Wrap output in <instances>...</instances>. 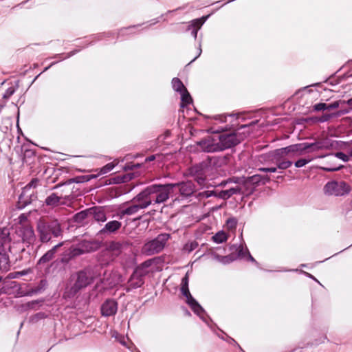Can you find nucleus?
<instances>
[{"label": "nucleus", "mask_w": 352, "mask_h": 352, "mask_svg": "<svg viewBox=\"0 0 352 352\" xmlns=\"http://www.w3.org/2000/svg\"><path fill=\"white\" fill-rule=\"evenodd\" d=\"M248 179L253 185L254 184L258 183L261 181V176L258 175H255L248 177Z\"/></svg>", "instance_id": "obj_37"}, {"label": "nucleus", "mask_w": 352, "mask_h": 352, "mask_svg": "<svg viewBox=\"0 0 352 352\" xmlns=\"http://www.w3.org/2000/svg\"><path fill=\"white\" fill-rule=\"evenodd\" d=\"M342 167H343V166H340L338 167H335V168H323V169L327 171H329V172H333V171L339 170Z\"/></svg>", "instance_id": "obj_45"}, {"label": "nucleus", "mask_w": 352, "mask_h": 352, "mask_svg": "<svg viewBox=\"0 0 352 352\" xmlns=\"http://www.w3.org/2000/svg\"><path fill=\"white\" fill-rule=\"evenodd\" d=\"M22 199V195L20 196L19 199L21 200Z\"/></svg>", "instance_id": "obj_58"}, {"label": "nucleus", "mask_w": 352, "mask_h": 352, "mask_svg": "<svg viewBox=\"0 0 352 352\" xmlns=\"http://www.w3.org/2000/svg\"><path fill=\"white\" fill-rule=\"evenodd\" d=\"M198 19H195L193 21V25L192 27H189L188 31L190 32V35L196 38L197 34L198 31Z\"/></svg>", "instance_id": "obj_31"}, {"label": "nucleus", "mask_w": 352, "mask_h": 352, "mask_svg": "<svg viewBox=\"0 0 352 352\" xmlns=\"http://www.w3.org/2000/svg\"><path fill=\"white\" fill-rule=\"evenodd\" d=\"M155 156L154 155H151V156H149L146 159V161H153L155 160Z\"/></svg>", "instance_id": "obj_48"}, {"label": "nucleus", "mask_w": 352, "mask_h": 352, "mask_svg": "<svg viewBox=\"0 0 352 352\" xmlns=\"http://www.w3.org/2000/svg\"><path fill=\"white\" fill-rule=\"evenodd\" d=\"M336 156L344 162H348L349 160V157L342 152L337 153Z\"/></svg>", "instance_id": "obj_38"}, {"label": "nucleus", "mask_w": 352, "mask_h": 352, "mask_svg": "<svg viewBox=\"0 0 352 352\" xmlns=\"http://www.w3.org/2000/svg\"><path fill=\"white\" fill-rule=\"evenodd\" d=\"M175 184L174 188L177 187L180 195L183 197H187L191 195L194 192V186L190 182Z\"/></svg>", "instance_id": "obj_20"}, {"label": "nucleus", "mask_w": 352, "mask_h": 352, "mask_svg": "<svg viewBox=\"0 0 352 352\" xmlns=\"http://www.w3.org/2000/svg\"><path fill=\"white\" fill-rule=\"evenodd\" d=\"M74 53H71V54H69V56H72V55H73Z\"/></svg>", "instance_id": "obj_59"}, {"label": "nucleus", "mask_w": 352, "mask_h": 352, "mask_svg": "<svg viewBox=\"0 0 352 352\" xmlns=\"http://www.w3.org/2000/svg\"><path fill=\"white\" fill-rule=\"evenodd\" d=\"M60 201V197H58L55 193H52L45 199V203L47 206H56L58 205Z\"/></svg>", "instance_id": "obj_28"}, {"label": "nucleus", "mask_w": 352, "mask_h": 352, "mask_svg": "<svg viewBox=\"0 0 352 352\" xmlns=\"http://www.w3.org/2000/svg\"><path fill=\"white\" fill-rule=\"evenodd\" d=\"M211 256L218 261L219 262H221L223 264H227L232 262L236 259V256L234 254H230L228 256H220L217 254L212 253L211 254Z\"/></svg>", "instance_id": "obj_24"}, {"label": "nucleus", "mask_w": 352, "mask_h": 352, "mask_svg": "<svg viewBox=\"0 0 352 352\" xmlns=\"http://www.w3.org/2000/svg\"><path fill=\"white\" fill-rule=\"evenodd\" d=\"M342 103H345V101H342ZM346 103H347L349 105H352V98L348 100Z\"/></svg>", "instance_id": "obj_50"}, {"label": "nucleus", "mask_w": 352, "mask_h": 352, "mask_svg": "<svg viewBox=\"0 0 352 352\" xmlns=\"http://www.w3.org/2000/svg\"><path fill=\"white\" fill-rule=\"evenodd\" d=\"M349 155H350L351 157H352V148H351V149L350 150V151H349Z\"/></svg>", "instance_id": "obj_54"}, {"label": "nucleus", "mask_w": 352, "mask_h": 352, "mask_svg": "<svg viewBox=\"0 0 352 352\" xmlns=\"http://www.w3.org/2000/svg\"><path fill=\"white\" fill-rule=\"evenodd\" d=\"M36 239L34 230L30 223L17 225L13 235L12 245L16 248L14 252L23 251L25 245L28 247Z\"/></svg>", "instance_id": "obj_1"}, {"label": "nucleus", "mask_w": 352, "mask_h": 352, "mask_svg": "<svg viewBox=\"0 0 352 352\" xmlns=\"http://www.w3.org/2000/svg\"><path fill=\"white\" fill-rule=\"evenodd\" d=\"M314 108L316 111L324 110L327 109V104L325 103H318L316 104Z\"/></svg>", "instance_id": "obj_39"}, {"label": "nucleus", "mask_w": 352, "mask_h": 352, "mask_svg": "<svg viewBox=\"0 0 352 352\" xmlns=\"http://www.w3.org/2000/svg\"><path fill=\"white\" fill-rule=\"evenodd\" d=\"M309 149L307 152H314L319 150H322L325 148V146L322 142H315L313 143H308Z\"/></svg>", "instance_id": "obj_29"}, {"label": "nucleus", "mask_w": 352, "mask_h": 352, "mask_svg": "<svg viewBox=\"0 0 352 352\" xmlns=\"http://www.w3.org/2000/svg\"><path fill=\"white\" fill-rule=\"evenodd\" d=\"M1 280H2V278H1V277H0V282L1 281Z\"/></svg>", "instance_id": "obj_60"}, {"label": "nucleus", "mask_w": 352, "mask_h": 352, "mask_svg": "<svg viewBox=\"0 0 352 352\" xmlns=\"http://www.w3.org/2000/svg\"><path fill=\"white\" fill-rule=\"evenodd\" d=\"M10 232L8 228L0 230V265L6 268L9 263L8 252H12V249L16 248L11 245Z\"/></svg>", "instance_id": "obj_5"}, {"label": "nucleus", "mask_w": 352, "mask_h": 352, "mask_svg": "<svg viewBox=\"0 0 352 352\" xmlns=\"http://www.w3.org/2000/svg\"><path fill=\"white\" fill-rule=\"evenodd\" d=\"M188 276L186 275L182 280L181 292L186 298V302L190 305L194 313L198 315V304L190 294L188 288Z\"/></svg>", "instance_id": "obj_12"}, {"label": "nucleus", "mask_w": 352, "mask_h": 352, "mask_svg": "<svg viewBox=\"0 0 352 352\" xmlns=\"http://www.w3.org/2000/svg\"><path fill=\"white\" fill-rule=\"evenodd\" d=\"M228 117L232 118L233 116L232 115L226 116V115H218L213 117V120H214V124L218 123H226L227 122Z\"/></svg>", "instance_id": "obj_30"}, {"label": "nucleus", "mask_w": 352, "mask_h": 352, "mask_svg": "<svg viewBox=\"0 0 352 352\" xmlns=\"http://www.w3.org/2000/svg\"><path fill=\"white\" fill-rule=\"evenodd\" d=\"M37 183V181H32L30 183H29L25 187V190H28V188H30L32 187H35L36 184Z\"/></svg>", "instance_id": "obj_46"}, {"label": "nucleus", "mask_w": 352, "mask_h": 352, "mask_svg": "<svg viewBox=\"0 0 352 352\" xmlns=\"http://www.w3.org/2000/svg\"><path fill=\"white\" fill-rule=\"evenodd\" d=\"M340 106V102L336 101L333 102L332 104H327V109H336Z\"/></svg>", "instance_id": "obj_42"}, {"label": "nucleus", "mask_w": 352, "mask_h": 352, "mask_svg": "<svg viewBox=\"0 0 352 352\" xmlns=\"http://www.w3.org/2000/svg\"><path fill=\"white\" fill-rule=\"evenodd\" d=\"M206 18L202 17L201 19H199V27L205 22Z\"/></svg>", "instance_id": "obj_47"}, {"label": "nucleus", "mask_w": 352, "mask_h": 352, "mask_svg": "<svg viewBox=\"0 0 352 352\" xmlns=\"http://www.w3.org/2000/svg\"><path fill=\"white\" fill-rule=\"evenodd\" d=\"M294 147V144H292L285 148L276 149L275 150V155L279 158H294L298 157Z\"/></svg>", "instance_id": "obj_17"}, {"label": "nucleus", "mask_w": 352, "mask_h": 352, "mask_svg": "<svg viewBox=\"0 0 352 352\" xmlns=\"http://www.w3.org/2000/svg\"><path fill=\"white\" fill-rule=\"evenodd\" d=\"M169 237L168 234H159L155 239L144 245L142 249V253L148 256L159 253L164 249Z\"/></svg>", "instance_id": "obj_7"}, {"label": "nucleus", "mask_w": 352, "mask_h": 352, "mask_svg": "<svg viewBox=\"0 0 352 352\" xmlns=\"http://www.w3.org/2000/svg\"><path fill=\"white\" fill-rule=\"evenodd\" d=\"M239 195H249L253 191V186L248 179H239L236 180Z\"/></svg>", "instance_id": "obj_16"}, {"label": "nucleus", "mask_w": 352, "mask_h": 352, "mask_svg": "<svg viewBox=\"0 0 352 352\" xmlns=\"http://www.w3.org/2000/svg\"><path fill=\"white\" fill-rule=\"evenodd\" d=\"M95 278L93 272L90 270H85L77 274V279L74 285L70 288L69 294L75 295L81 289L91 284Z\"/></svg>", "instance_id": "obj_9"}, {"label": "nucleus", "mask_w": 352, "mask_h": 352, "mask_svg": "<svg viewBox=\"0 0 352 352\" xmlns=\"http://www.w3.org/2000/svg\"><path fill=\"white\" fill-rule=\"evenodd\" d=\"M227 129V126H222L217 130V132L204 137L199 142V146L206 152L219 151V146L218 144V132Z\"/></svg>", "instance_id": "obj_10"}, {"label": "nucleus", "mask_w": 352, "mask_h": 352, "mask_svg": "<svg viewBox=\"0 0 352 352\" xmlns=\"http://www.w3.org/2000/svg\"><path fill=\"white\" fill-rule=\"evenodd\" d=\"M15 92V89L12 87H9L6 89L5 94H3L4 98H9L11 96L14 94Z\"/></svg>", "instance_id": "obj_36"}, {"label": "nucleus", "mask_w": 352, "mask_h": 352, "mask_svg": "<svg viewBox=\"0 0 352 352\" xmlns=\"http://www.w3.org/2000/svg\"><path fill=\"white\" fill-rule=\"evenodd\" d=\"M236 224L237 221L234 218L229 219L226 221V227L230 230H234L236 226Z\"/></svg>", "instance_id": "obj_33"}, {"label": "nucleus", "mask_w": 352, "mask_h": 352, "mask_svg": "<svg viewBox=\"0 0 352 352\" xmlns=\"http://www.w3.org/2000/svg\"><path fill=\"white\" fill-rule=\"evenodd\" d=\"M116 164H114L113 162L108 163L107 164H106L105 166H104L103 167L100 168L98 170H97L98 173L96 175H91V177L96 178L97 177L103 175H105V174L109 173L110 171H111L113 169V168L116 166Z\"/></svg>", "instance_id": "obj_25"}, {"label": "nucleus", "mask_w": 352, "mask_h": 352, "mask_svg": "<svg viewBox=\"0 0 352 352\" xmlns=\"http://www.w3.org/2000/svg\"><path fill=\"white\" fill-rule=\"evenodd\" d=\"M248 257H249V259H250L251 261H252V262H254V261H255L254 258H253L250 254H249Z\"/></svg>", "instance_id": "obj_52"}, {"label": "nucleus", "mask_w": 352, "mask_h": 352, "mask_svg": "<svg viewBox=\"0 0 352 352\" xmlns=\"http://www.w3.org/2000/svg\"><path fill=\"white\" fill-rule=\"evenodd\" d=\"M62 245H63V243H60L57 244L56 245L54 246L51 250L47 251L38 260V264L46 263L49 262L50 261H51L54 258V254L57 250V248Z\"/></svg>", "instance_id": "obj_22"}, {"label": "nucleus", "mask_w": 352, "mask_h": 352, "mask_svg": "<svg viewBox=\"0 0 352 352\" xmlns=\"http://www.w3.org/2000/svg\"><path fill=\"white\" fill-rule=\"evenodd\" d=\"M6 292L5 287L0 288V296L3 294H6Z\"/></svg>", "instance_id": "obj_49"}, {"label": "nucleus", "mask_w": 352, "mask_h": 352, "mask_svg": "<svg viewBox=\"0 0 352 352\" xmlns=\"http://www.w3.org/2000/svg\"><path fill=\"white\" fill-rule=\"evenodd\" d=\"M85 251L80 248H74L72 251V254L73 256H78L82 254Z\"/></svg>", "instance_id": "obj_41"}, {"label": "nucleus", "mask_w": 352, "mask_h": 352, "mask_svg": "<svg viewBox=\"0 0 352 352\" xmlns=\"http://www.w3.org/2000/svg\"><path fill=\"white\" fill-rule=\"evenodd\" d=\"M118 303L114 300H107L101 307V313L104 316H111L116 314Z\"/></svg>", "instance_id": "obj_15"}, {"label": "nucleus", "mask_w": 352, "mask_h": 352, "mask_svg": "<svg viewBox=\"0 0 352 352\" xmlns=\"http://www.w3.org/2000/svg\"><path fill=\"white\" fill-rule=\"evenodd\" d=\"M349 111V110L341 111H339L337 114L338 115L344 114V113H347Z\"/></svg>", "instance_id": "obj_51"}, {"label": "nucleus", "mask_w": 352, "mask_h": 352, "mask_svg": "<svg viewBox=\"0 0 352 352\" xmlns=\"http://www.w3.org/2000/svg\"><path fill=\"white\" fill-rule=\"evenodd\" d=\"M151 205V202L144 199L142 191L138 194L131 201V204L120 211L121 217L124 215H133L142 209L146 208Z\"/></svg>", "instance_id": "obj_8"}, {"label": "nucleus", "mask_w": 352, "mask_h": 352, "mask_svg": "<svg viewBox=\"0 0 352 352\" xmlns=\"http://www.w3.org/2000/svg\"><path fill=\"white\" fill-rule=\"evenodd\" d=\"M92 214L94 219L98 222H104L107 219L103 208H94L92 209Z\"/></svg>", "instance_id": "obj_23"}, {"label": "nucleus", "mask_w": 352, "mask_h": 352, "mask_svg": "<svg viewBox=\"0 0 352 352\" xmlns=\"http://www.w3.org/2000/svg\"><path fill=\"white\" fill-rule=\"evenodd\" d=\"M212 239L216 243H221L227 241L228 234L224 231H219L212 236Z\"/></svg>", "instance_id": "obj_27"}, {"label": "nucleus", "mask_w": 352, "mask_h": 352, "mask_svg": "<svg viewBox=\"0 0 352 352\" xmlns=\"http://www.w3.org/2000/svg\"><path fill=\"white\" fill-rule=\"evenodd\" d=\"M272 157L273 160H275V163L280 169H287L292 164V162L288 160L287 157H278L275 155V151L272 153Z\"/></svg>", "instance_id": "obj_21"}, {"label": "nucleus", "mask_w": 352, "mask_h": 352, "mask_svg": "<svg viewBox=\"0 0 352 352\" xmlns=\"http://www.w3.org/2000/svg\"><path fill=\"white\" fill-rule=\"evenodd\" d=\"M199 312H200L202 310V308H201V307L200 305L199 307Z\"/></svg>", "instance_id": "obj_57"}, {"label": "nucleus", "mask_w": 352, "mask_h": 352, "mask_svg": "<svg viewBox=\"0 0 352 352\" xmlns=\"http://www.w3.org/2000/svg\"><path fill=\"white\" fill-rule=\"evenodd\" d=\"M329 116H327L324 117V118L322 119V121H326V120H327V119L329 118Z\"/></svg>", "instance_id": "obj_53"}, {"label": "nucleus", "mask_w": 352, "mask_h": 352, "mask_svg": "<svg viewBox=\"0 0 352 352\" xmlns=\"http://www.w3.org/2000/svg\"><path fill=\"white\" fill-rule=\"evenodd\" d=\"M176 184L151 185L142 190L143 195L146 200L153 204H162L167 201L171 190Z\"/></svg>", "instance_id": "obj_2"}, {"label": "nucleus", "mask_w": 352, "mask_h": 352, "mask_svg": "<svg viewBox=\"0 0 352 352\" xmlns=\"http://www.w3.org/2000/svg\"><path fill=\"white\" fill-rule=\"evenodd\" d=\"M351 190V186L344 181L332 180L328 182L323 188L324 193L328 196H344Z\"/></svg>", "instance_id": "obj_6"}, {"label": "nucleus", "mask_w": 352, "mask_h": 352, "mask_svg": "<svg viewBox=\"0 0 352 352\" xmlns=\"http://www.w3.org/2000/svg\"><path fill=\"white\" fill-rule=\"evenodd\" d=\"M248 128L247 125H243L234 133L219 134L218 133V144L219 151L230 148L238 144L249 134V131L245 129Z\"/></svg>", "instance_id": "obj_3"}, {"label": "nucleus", "mask_w": 352, "mask_h": 352, "mask_svg": "<svg viewBox=\"0 0 352 352\" xmlns=\"http://www.w3.org/2000/svg\"><path fill=\"white\" fill-rule=\"evenodd\" d=\"M171 83L173 89L181 95V107L184 108L191 104L192 98L183 82L178 78H173Z\"/></svg>", "instance_id": "obj_11"}, {"label": "nucleus", "mask_w": 352, "mask_h": 352, "mask_svg": "<svg viewBox=\"0 0 352 352\" xmlns=\"http://www.w3.org/2000/svg\"><path fill=\"white\" fill-rule=\"evenodd\" d=\"M294 146L297 156L302 155L309 149L308 142L294 144Z\"/></svg>", "instance_id": "obj_26"}, {"label": "nucleus", "mask_w": 352, "mask_h": 352, "mask_svg": "<svg viewBox=\"0 0 352 352\" xmlns=\"http://www.w3.org/2000/svg\"><path fill=\"white\" fill-rule=\"evenodd\" d=\"M122 223L113 220L107 222L103 228L100 230V234H111L116 232L117 230L120 229Z\"/></svg>", "instance_id": "obj_19"}, {"label": "nucleus", "mask_w": 352, "mask_h": 352, "mask_svg": "<svg viewBox=\"0 0 352 352\" xmlns=\"http://www.w3.org/2000/svg\"><path fill=\"white\" fill-rule=\"evenodd\" d=\"M148 272H141V269H136L131 274L129 281L128 285L131 289H136L140 287L144 284L143 276Z\"/></svg>", "instance_id": "obj_13"}, {"label": "nucleus", "mask_w": 352, "mask_h": 352, "mask_svg": "<svg viewBox=\"0 0 352 352\" xmlns=\"http://www.w3.org/2000/svg\"><path fill=\"white\" fill-rule=\"evenodd\" d=\"M37 231L40 240L43 243L48 242L52 235L57 237L61 234L60 226L57 221L47 222L40 220L37 224Z\"/></svg>", "instance_id": "obj_4"}, {"label": "nucleus", "mask_w": 352, "mask_h": 352, "mask_svg": "<svg viewBox=\"0 0 352 352\" xmlns=\"http://www.w3.org/2000/svg\"><path fill=\"white\" fill-rule=\"evenodd\" d=\"M169 134H170V133H169V132H166V136H168V135H169Z\"/></svg>", "instance_id": "obj_56"}, {"label": "nucleus", "mask_w": 352, "mask_h": 352, "mask_svg": "<svg viewBox=\"0 0 352 352\" xmlns=\"http://www.w3.org/2000/svg\"><path fill=\"white\" fill-rule=\"evenodd\" d=\"M29 223L28 222L27 216L25 214H22L19 217V225Z\"/></svg>", "instance_id": "obj_40"}, {"label": "nucleus", "mask_w": 352, "mask_h": 352, "mask_svg": "<svg viewBox=\"0 0 352 352\" xmlns=\"http://www.w3.org/2000/svg\"><path fill=\"white\" fill-rule=\"evenodd\" d=\"M196 245H197L196 243H190V245L186 244L184 247V249L186 250H188V252H190L195 248Z\"/></svg>", "instance_id": "obj_43"}, {"label": "nucleus", "mask_w": 352, "mask_h": 352, "mask_svg": "<svg viewBox=\"0 0 352 352\" xmlns=\"http://www.w3.org/2000/svg\"><path fill=\"white\" fill-rule=\"evenodd\" d=\"M153 262V261L152 259L146 261L144 263H142L138 267H137V269H141V272H147L146 269L150 267Z\"/></svg>", "instance_id": "obj_34"}, {"label": "nucleus", "mask_w": 352, "mask_h": 352, "mask_svg": "<svg viewBox=\"0 0 352 352\" xmlns=\"http://www.w3.org/2000/svg\"><path fill=\"white\" fill-rule=\"evenodd\" d=\"M116 283H111L109 285H110V286H113V285H116Z\"/></svg>", "instance_id": "obj_55"}, {"label": "nucleus", "mask_w": 352, "mask_h": 352, "mask_svg": "<svg viewBox=\"0 0 352 352\" xmlns=\"http://www.w3.org/2000/svg\"><path fill=\"white\" fill-rule=\"evenodd\" d=\"M259 170L263 171V172L274 173V172L276 171V167H272V168H259Z\"/></svg>", "instance_id": "obj_44"}, {"label": "nucleus", "mask_w": 352, "mask_h": 352, "mask_svg": "<svg viewBox=\"0 0 352 352\" xmlns=\"http://www.w3.org/2000/svg\"><path fill=\"white\" fill-rule=\"evenodd\" d=\"M200 180H201V178L199 177V186H201ZM201 189L202 188L201 187H199V199L208 198L212 195H214V196L221 198L223 199H228V198H230L231 197V195L229 192L228 189L221 190L219 192H216L213 190H206L201 191Z\"/></svg>", "instance_id": "obj_14"}, {"label": "nucleus", "mask_w": 352, "mask_h": 352, "mask_svg": "<svg viewBox=\"0 0 352 352\" xmlns=\"http://www.w3.org/2000/svg\"><path fill=\"white\" fill-rule=\"evenodd\" d=\"M311 161V159H300V160H298V161H296L295 162V166L297 167V168H300V167H302L304 166H305L307 164H308L309 162H310Z\"/></svg>", "instance_id": "obj_35"}, {"label": "nucleus", "mask_w": 352, "mask_h": 352, "mask_svg": "<svg viewBox=\"0 0 352 352\" xmlns=\"http://www.w3.org/2000/svg\"><path fill=\"white\" fill-rule=\"evenodd\" d=\"M127 248V244L117 241H112L108 246V250L111 252L113 256H118Z\"/></svg>", "instance_id": "obj_18"}, {"label": "nucleus", "mask_w": 352, "mask_h": 352, "mask_svg": "<svg viewBox=\"0 0 352 352\" xmlns=\"http://www.w3.org/2000/svg\"><path fill=\"white\" fill-rule=\"evenodd\" d=\"M230 183L232 184V186L230 187H229L228 189L229 192L230 193L231 196H232L233 195L239 194V192L240 191V190L238 189L236 181H235L234 183H231V182H230Z\"/></svg>", "instance_id": "obj_32"}]
</instances>
